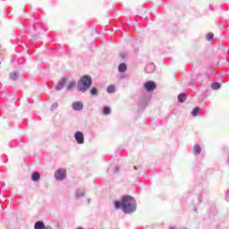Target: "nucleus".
<instances>
[{"label": "nucleus", "instance_id": "1", "mask_svg": "<svg viewBox=\"0 0 229 229\" xmlns=\"http://www.w3.org/2000/svg\"><path fill=\"white\" fill-rule=\"evenodd\" d=\"M114 205L116 210L122 208L123 214H133L137 210V200L132 196H123L121 201L115 200Z\"/></svg>", "mask_w": 229, "mask_h": 229}, {"label": "nucleus", "instance_id": "2", "mask_svg": "<svg viewBox=\"0 0 229 229\" xmlns=\"http://www.w3.org/2000/svg\"><path fill=\"white\" fill-rule=\"evenodd\" d=\"M92 84V77H90V75H83L78 81L77 89L78 90H81V92H86V90H89V89H90Z\"/></svg>", "mask_w": 229, "mask_h": 229}, {"label": "nucleus", "instance_id": "3", "mask_svg": "<svg viewBox=\"0 0 229 229\" xmlns=\"http://www.w3.org/2000/svg\"><path fill=\"white\" fill-rule=\"evenodd\" d=\"M66 173H67L66 169H64L63 167H61L60 169H57V171H55V180H57L58 182H62L63 180H65Z\"/></svg>", "mask_w": 229, "mask_h": 229}, {"label": "nucleus", "instance_id": "4", "mask_svg": "<svg viewBox=\"0 0 229 229\" xmlns=\"http://www.w3.org/2000/svg\"><path fill=\"white\" fill-rule=\"evenodd\" d=\"M74 139L78 144L85 143V135H84L83 131H75Z\"/></svg>", "mask_w": 229, "mask_h": 229}, {"label": "nucleus", "instance_id": "5", "mask_svg": "<svg viewBox=\"0 0 229 229\" xmlns=\"http://www.w3.org/2000/svg\"><path fill=\"white\" fill-rule=\"evenodd\" d=\"M144 89L148 90V92H151V90H155L157 89V83L154 81H148L145 82Z\"/></svg>", "mask_w": 229, "mask_h": 229}, {"label": "nucleus", "instance_id": "6", "mask_svg": "<svg viewBox=\"0 0 229 229\" xmlns=\"http://www.w3.org/2000/svg\"><path fill=\"white\" fill-rule=\"evenodd\" d=\"M203 201V196H201V194H199V196H197L196 199L193 201V211L194 212H198V207H199V205H201Z\"/></svg>", "mask_w": 229, "mask_h": 229}, {"label": "nucleus", "instance_id": "7", "mask_svg": "<svg viewBox=\"0 0 229 229\" xmlns=\"http://www.w3.org/2000/svg\"><path fill=\"white\" fill-rule=\"evenodd\" d=\"M149 99H150V98H148V97L141 98L139 101V106H141V108H145L146 106H148V105L149 103Z\"/></svg>", "mask_w": 229, "mask_h": 229}, {"label": "nucleus", "instance_id": "8", "mask_svg": "<svg viewBox=\"0 0 229 229\" xmlns=\"http://www.w3.org/2000/svg\"><path fill=\"white\" fill-rule=\"evenodd\" d=\"M72 107L73 108V110H82L84 105L82 101H73V103H72Z\"/></svg>", "mask_w": 229, "mask_h": 229}, {"label": "nucleus", "instance_id": "9", "mask_svg": "<svg viewBox=\"0 0 229 229\" xmlns=\"http://www.w3.org/2000/svg\"><path fill=\"white\" fill-rule=\"evenodd\" d=\"M156 70V64L154 63H149L146 65L145 72L146 73H153Z\"/></svg>", "mask_w": 229, "mask_h": 229}, {"label": "nucleus", "instance_id": "10", "mask_svg": "<svg viewBox=\"0 0 229 229\" xmlns=\"http://www.w3.org/2000/svg\"><path fill=\"white\" fill-rule=\"evenodd\" d=\"M45 222L44 220H37L34 224V229H44Z\"/></svg>", "mask_w": 229, "mask_h": 229}, {"label": "nucleus", "instance_id": "11", "mask_svg": "<svg viewBox=\"0 0 229 229\" xmlns=\"http://www.w3.org/2000/svg\"><path fill=\"white\" fill-rule=\"evenodd\" d=\"M85 196V189H77L75 192V198L80 199V198H83Z\"/></svg>", "mask_w": 229, "mask_h": 229}, {"label": "nucleus", "instance_id": "12", "mask_svg": "<svg viewBox=\"0 0 229 229\" xmlns=\"http://www.w3.org/2000/svg\"><path fill=\"white\" fill-rule=\"evenodd\" d=\"M41 27V23L38 22V23H34L33 25V36H38L40 31L38 30V28Z\"/></svg>", "mask_w": 229, "mask_h": 229}, {"label": "nucleus", "instance_id": "13", "mask_svg": "<svg viewBox=\"0 0 229 229\" xmlns=\"http://www.w3.org/2000/svg\"><path fill=\"white\" fill-rule=\"evenodd\" d=\"M65 84H66V79H61V81L56 85L55 89L61 90V89H64Z\"/></svg>", "mask_w": 229, "mask_h": 229}, {"label": "nucleus", "instance_id": "14", "mask_svg": "<svg viewBox=\"0 0 229 229\" xmlns=\"http://www.w3.org/2000/svg\"><path fill=\"white\" fill-rule=\"evenodd\" d=\"M127 71V64L125 63H121L118 66V72L120 73H124Z\"/></svg>", "mask_w": 229, "mask_h": 229}, {"label": "nucleus", "instance_id": "15", "mask_svg": "<svg viewBox=\"0 0 229 229\" xmlns=\"http://www.w3.org/2000/svg\"><path fill=\"white\" fill-rule=\"evenodd\" d=\"M31 180H32V182H38V180H40V174L38 173L37 171H35L34 173H32V174H31Z\"/></svg>", "mask_w": 229, "mask_h": 229}, {"label": "nucleus", "instance_id": "16", "mask_svg": "<svg viewBox=\"0 0 229 229\" xmlns=\"http://www.w3.org/2000/svg\"><path fill=\"white\" fill-rule=\"evenodd\" d=\"M187 99V95L186 93H181L179 96H178V101L180 103H184V101H186Z\"/></svg>", "mask_w": 229, "mask_h": 229}, {"label": "nucleus", "instance_id": "17", "mask_svg": "<svg viewBox=\"0 0 229 229\" xmlns=\"http://www.w3.org/2000/svg\"><path fill=\"white\" fill-rule=\"evenodd\" d=\"M194 155H199L201 153V146H199V144H196L194 146Z\"/></svg>", "mask_w": 229, "mask_h": 229}, {"label": "nucleus", "instance_id": "18", "mask_svg": "<svg viewBox=\"0 0 229 229\" xmlns=\"http://www.w3.org/2000/svg\"><path fill=\"white\" fill-rule=\"evenodd\" d=\"M19 77H20V73L17 72H14L13 73H11V75H10V79L12 81H17V79H19Z\"/></svg>", "mask_w": 229, "mask_h": 229}, {"label": "nucleus", "instance_id": "19", "mask_svg": "<svg viewBox=\"0 0 229 229\" xmlns=\"http://www.w3.org/2000/svg\"><path fill=\"white\" fill-rule=\"evenodd\" d=\"M211 89H213V90H218V89H221L220 82H213L211 84Z\"/></svg>", "mask_w": 229, "mask_h": 229}, {"label": "nucleus", "instance_id": "20", "mask_svg": "<svg viewBox=\"0 0 229 229\" xmlns=\"http://www.w3.org/2000/svg\"><path fill=\"white\" fill-rule=\"evenodd\" d=\"M214 38H215V34L213 32H208L206 35V38L208 41H213Z\"/></svg>", "mask_w": 229, "mask_h": 229}, {"label": "nucleus", "instance_id": "21", "mask_svg": "<svg viewBox=\"0 0 229 229\" xmlns=\"http://www.w3.org/2000/svg\"><path fill=\"white\" fill-rule=\"evenodd\" d=\"M199 106H195L191 111V114L194 116H197L199 115Z\"/></svg>", "mask_w": 229, "mask_h": 229}, {"label": "nucleus", "instance_id": "22", "mask_svg": "<svg viewBox=\"0 0 229 229\" xmlns=\"http://www.w3.org/2000/svg\"><path fill=\"white\" fill-rule=\"evenodd\" d=\"M120 168H121L120 165H115L114 170L112 171V167H109V168L107 169V173H119Z\"/></svg>", "mask_w": 229, "mask_h": 229}, {"label": "nucleus", "instance_id": "23", "mask_svg": "<svg viewBox=\"0 0 229 229\" xmlns=\"http://www.w3.org/2000/svg\"><path fill=\"white\" fill-rule=\"evenodd\" d=\"M74 87H76V82L72 81L67 86V90H74Z\"/></svg>", "mask_w": 229, "mask_h": 229}, {"label": "nucleus", "instance_id": "24", "mask_svg": "<svg viewBox=\"0 0 229 229\" xmlns=\"http://www.w3.org/2000/svg\"><path fill=\"white\" fill-rule=\"evenodd\" d=\"M98 89H97V88H91L90 89V94L91 96H98Z\"/></svg>", "mask_w": 229, "mask_h": 229}, {"label": "nucleus", "instance_id": "25", "mask_svg": "<svg viewBox=\"0 0 229 229\" xmlns=\"http://www.w3.org/2000/svg\"><path fill=\"white\" fill-rule=\"evenodd\" d=\"M103 113H104L106 115H108V114H111V108H110V106H104V108H103Z\"/></svg>", "mask_w": 229, "mask_h": 229}, {"label": "nucleus", "instance_id": "26", "mask_svg": "<svg viewBox=\"0 0 229 229\" xmlns=\"http://www.w3.org/2000/svg\"><path fill=\"white\" fill-rule=\"evenodd\" d=\"M17 63H18V64H24L26 63L25 57H20V58L17 60Z\"/></svg>", "mask_w": 229, "mask_h": 229}, {"label": "nucleus", "instance_id": "27", "mask_svg": "<svg viewBox=\"0 0 229 229\" xmlns=\"http://www.w3.org/2000/svg\"><path fill=\"white\" fill-rule=\"evenodd\" d=\"M114 86H108L106 91L109 92V94H112V92H114Z\"/></svg>", "mask_w": 229, "mask_h": 229}, {"label": "nucleus", "instance_id": "28", "mask_svg": "<svg viewBox=\"0 0 229 229\" xmlns=\"http://www.w3.org/2000/svg\"><path fill=\"white\" fill-rule=\"evenodd\" d=\"M127 54H125L124 52H121L120 56L122 57V59H125Z\"/></svg>", "mask_w": 229, "mask_h": 229}, {"label": "nucleus", "instance_id": "29", "mask_svg": "<svg viewBox=\"0 0 229 229\" xmlns=\"http://www.w3.org/2000/svg\"><path fill=\"white\" fill-rule=\"evenodd\" d=\"M57 106H58V103H53V105H52V110H54V108H57Z\"/></svg>", "mask_w": 229, "mask_h": 229}, {"label": "nucleus", "instance_id": "30", "mask_svg": "<svg viewBox=\"0 0 229 229\" xmlns=\"http://www.w3.org/2000/svg\"><path fill=\"white\" fill-rule=\"evenodd\" d=\"M44 229H53V227L51 225H46V224H45Z\"/></svg>", "mask_w": 229, "mask_h": 229}, {"label": "nucleus", "instance_id": "31", "mask_svg": "<svg viewBox=\"0 0 229 229\" xmlns=\"http://www.w3.org/2000/svg\"><path fill=\"white\" fill-rule=\"evenodd\" d=\"M77 229H85V227L80 226V227H77Z\"/></svg>", "mask_w": 229, "mask_h": 229}, {"label": "nucleus", "instance_id": "32", "mask_svg": "<svg viewBox=\"0 0 229 229\" xmlns=\"http://www.w3.org/2000/svg\"><path fill=\"white\" fill-rule=\"evenodd\" d=\"M134 52H139V48H135V49H134Z\"/></svg>", "mask_w": 229, "mask_h": 229}, {"label": "nucleus", "instance_id": "33", "mask_svg": "<svg viewBox=\"0 0 229 229\" xmlns=\"http://www.w3.org/2000/svg\"><path fill=\"white\" fill-rule=\"evenodd\" d=\"M226 164H228V165H229V157L227 158Z\"/></svg>", "mask_w": 229, "mask_h": 229}, {"label": "nucleus", "instance_id": "34", "mask_svg": "<svg viewBox=\"0 0 229 229\" xmlns=\"http://www.w3.org/2000/svg\"><path fill=\"white\" fill-rule=\"evenodd\" d=\"M170 229H176V227H174V226H171V227H170Z\"/></svg>", "mask_w": 229, "mask_h": 229}, {"label": "nucleus", "instance_id": "35", "mask_svg": "<svg viewBox=\"0 0 229 229\" xmlns=\"http://www.w3.org/2000/svg\"><path fill=\"white\" fill-rule=\"evenodd\" d=\"M133 169H138L137 165H134Z\"/></svg>", "mask_w": 229, "mask_h": 229}, {"label": "nucleus", "instance_id": "36", "mask_svg": "<svg viewBox=\"0 0 229 229\" xmlns=\"http://www.w3.org/2000/svg\"><path fill=\"white\" fill-rule=\"evenodd\" d=\"M226 201H228V196L225 197Z\"/></svg>", "mask_w": 229, "mask_h": 229}, {"label": "nucleus", "instance_id": "37", "mask_svg": "<svg viewBox=\"0 0 229 229\" xmlns=\"http://www.w3.org/2000/svg\"><path fill=\"white\" fill-rule=\"evenodd\" d=\"M88 203H90V199H88Z\"/></svg>", "mask_w": 229, "mask_h": 229}, {"label": "nucleus", "instance_id": "38", "mask_svg": "<svg viewBox=\"0 0 229 229\" xmlns=\"http://www.w3.org/2000/svg\"><path fill=\"white\" fill-rule=\"evenodd\" d=\"M229 200V196H227V201Z\"/></svg>", "mask_w": 229, "mask_h": 229}, {"label": "nucleus", "instance_id": "39", "mask_svg": "<svg viewBox=\"0 0 229 229\" xmlns=\"http://www.w3.org/2000/svg\"><path fill=\"white\" fill-rule=\"evenodd\" d=\"M185 229H188V228H185Z\"/></svg>", "mask_w": 229, "mask_h": 229}]
</instances>
